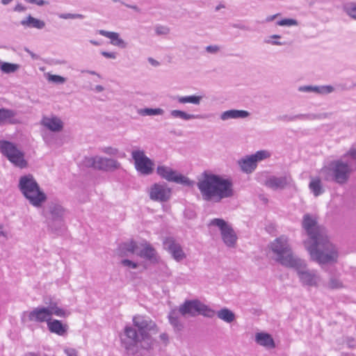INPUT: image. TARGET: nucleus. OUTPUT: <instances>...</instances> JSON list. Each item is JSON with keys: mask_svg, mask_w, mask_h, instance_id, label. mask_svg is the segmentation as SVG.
Listing matches in <instances>:
<instances>
[{"mask_svg": "<svg viewBox=\"0 0 356 356\" xmlns=\"http://www.w3.org/2000/svg\"><path fill=\"white\" fill-rule=\"evenodd\" d=\"M298 90L304 92H315L317 94L325 95L332 92L334 91V88L332 86H304L299 87Z\"/></svg>", "mask_w": 356, "mask_h": 356, "instance_id": "nucleus-23", "label": "nucleus"}, {"mask_svg": "<svg viewBox=\"0 0 356 356\" xmlns=\"http://www.w3.org/2000/svg\"><path fill=\"white\" fill-rule=\"evenodd\" d=\"M133 326L126 325L120 338L121 345L126 354L134 356L140 348L150 350L154 348L156 340L152 337L149 332H158V327L149 317L136 315L133 317Z\"/></svg>", "mask_w": 356, "mask_h": 356, "instance_id": "nucleus-2", "label": "nucleus"}, {"mask_svg": "<svg viewBox=\"0 0 356 356\" xmlns=\"http://www.w3.org/2000/svg\"><path fill=\"white\" fill-rule=\"evenodd\" d=\"M202 175L197 186L204 201L220 202L234 195L233 184L229 179L206 171Z\"/></svg>", "mask_w": 356, "mask_h": 356, "instance_id": "nucleus-3", "label": "nucleus"}, {"mask_svg": "<svg viewBox=\"0 0 356 356\" xmlns=\"http://www.w3.org/2000/svg\"><path fill=\"white\" fill-rule=\"evenodd\" d=\"M270 249L277 255L276 260L281 265L288 268L300 265V258L293 254L286 236L275 238L270 243Z\"/></svg>", "mask_w": 356, "mask_h": 356, "instance_id": "nucleus-6", "label": "nucleus"}, {"mask_svg": "<svg viewBox=\"0 0 356 356\" xmlns=\"http://www.w3.org/2000/svg\"><path fill=\"white\" fill-rule=\"evenodd\" d=\"M138 254L140 257L149 261L156 260V250L149 245H146Z\"/></svg>", "mask_w": 356, "mask_h": 356, "instance_id": "nucleus-36", "label": "nucleus"}, {"mask_svg": "<svg viewBox=\"0 0 356 356\" xmlns=\"http://www.w3.org/2000/svg\"><path fill=\"white\" fill-rule=\"evenodd\" d=\"M58 17L60 19H83L84 15L81 14H72V13H61L58 15Z\"/></svg>", "mask_w": 356, "mask_h": 356, "instance_id": "nucleus-43", "label": "nucleus"}, {"mask_svg": "<svg viewBox=\"0 0 356 356\" xmlns=\"http://www.w3.org/2000/svg\"><path fill=\"white\" fill-rule=\"evenodd\" d=\"M22 26L42 29L45 26V22L39 19H36L29 15L26 19L21 21Z\"/></svg>", "mask_w": 356, "mask_h": 356, "instance_id": "nucleus-32", "label": "nucleus"}, {"mask_svg": "<svg viewBox=\"0 0 356 356\" xmlns=\"http://www.w3.org/2000/svg\"><path fill=\"white\" fill-rule=\"evenodd\" d=\"M24 356H40L39 353L35 352H28Z\"/></svg>", "mask_w": 356, "mask_h": 356, "instance_id": "nucleus-61", "label": "nucleus"}, {"mask_svg": "<svg viewBox=\"0 0 356 356\" xmlns=\"http://www.w3.org/2000/svg\"><path fill=\"white\" fill-rule=\"evenodd\" d=\"M163 245L176 261L180 262L186 258V254L182 246L173 237H166L163 241Z\"/></svg>", "mask_w": 356, "mask_h": 356, "instance_id": "nucleus-14", "label": "nucleus"}, {"mask_svg": "<svg viewBox=\"0 0 356 356\" xmlns=\"http://www.w3.org/2000/svg\"><path fill=\"white\" fill-rule=\"evenodd\" d=\"M49 80L58 83H63L65 81V79L59 75H50Z\"/></svg>", "mask_w": 356, "mask_h": 356, "instance_id": "nucleus-46", "label": "nucleus"}, {"mask_svg": "<svg viewBox=\"0 0 356 356\" xmlns=\"http://www.w3.org/2000/svg\"><path fill=\"white\" fill-rule=\"evenodd\" d=\"M138 114L146 116V115H163L164 113V111L162 108H145L138 110Z\"/></svg>", "mask_w": 356, "mask_h": 356, "instance_id": "nucleus-37", "label": "nucleus"}, {"mask_svg": "<svg viewBox=\"0 0 356 356\" xmlns=\"http://www.w3.org/2000/svg\"><path fill=\"white\" fill-rule=\"evenodd\" d=\"M0 152L15 166L24 168L27 161L24 159V153L17 146L8 140H0Z\"/></svg>", "mask_w": 356, "mask_h": 356, "instance_id": "nucleus-8", "label": "nucleus"}, {"mask_svg": "<svg viewBox=\"0 0 356 356\" xmlns=\"http://www.w3.org/2000/svg\"><path fill=\"white\" fill-rule=\"evenodd\" d=\"M255 341L260 346L273 348L275 346L274 341L272 337L267 333H257L255 336Z\"/></svg>", "mask_w": 356, "mask_h": 356, "instance_id": "nucleus-29", "label": "nucleus"}, {"mask_svg": "<svg viewBox=\"0 0 356 356\" xmlns=\"http://www.w3.org/2000/svg\"><path fill=\"white\" fill-rule=\"evenodd\" d=\"M159 338L163 342L165 346L169 343V337L167 333L164 332L161 334Z\"/></svg>", "mask_w": 356, "mask_h": 356, "instance_id": "nucleus-51", "label": "nucleus"}, {"mask_svg": "<svg viewBox=\"0 0 356 356\" xmlns=\"http://www.w3.org/2000/svg\"><path fill=\"white\" fill-rule=\"evenodd\" d=\"M148 60H149V62L151 64H152L153 65L156 66V65H159V62H158V61H156V60L153 59L152 58H148Z\"/></svg>", "mask_w": 356, "mask_h": 356, "instance_id": "nucleus-59", "label": "nucleus"}, {"mask_svg": "<svg viewBox=\"0 0 356 356\" xmlns=\"http://www.w3.org/2000/svg\"><path fill=\"white\" fill-rule=\"evenodd\" d=\"M266 43L271 44L273 45H284L286 42H280L277 40H270V39L265 40Z\"/></svg>", "mask_w": 356, "mask_h": 356, "instance_id": "nucleus-53", "label": "nucleus"}, {"mask_svg": "<svg viewBox=\"0 0 356 356\" xmlns=\"http://www.w3.org/2000/svg\"><path fill=\"white\" fill-rule=\"evenodd\" d=\"M234 28L238 29L243 31H250V28L242 24H234L232 26Z\"/></svg>", "mask_w": 356, "mask_h": 356, "instance_id": "nucleus-52", "label": "nucleus"}, {"mask_svg": "<svg viewBox=\"0 0 356 356\" xmlns=\"http://www.w3.org/2000/svg\"><path fill=\"white\" fill-rule=\"evenodd\" d=\"M300 264L297 266H290L296 269L300 281L304 286H316L318 284L319 278L314 270H305L306 264L304 260L300 259Z\"/></svg>", "mask_w": 356, "mask_h": 356, "instance_id": "nucleus-13", "label": "nucleus"}, {"mask_svg": "<svg viewBox=\"0 0 356 356\" xmlns=\"http://www.w3.org/2000/svg\"><path fill=\"white\" fill-rule=\"evenodd\" d=\"M99 33L101 35L105 36L109 39H111V43L114 45L119 47L120 48H126L127 43L120 38L119 33L116 32H111L105 30H99Z\"/></svg>", "mask_w": 356, "mask_h": 356, "instance_id": "nucleus-24", "label": "nucleus"}, {"mask_svg": "<svg viewBox=\"0 0 356 356\" xmlns=\"http://www.w3.org/2000/svg\"><path fill=\"white\" fill-rule=\"evenodd\" d=\"M24 50L28 53L29 54L32 58H35V54L31 51H30L28 48H25Z\"/></svg>", "mask_w": 356, "mask_h": 356, "instance_id": "nucleus-64", "label": "nucleus"}, {"mask_svg": "<svg viewBox=\"0 0 356 356\" xmlns=\"http://www.w3.org/2000/svg\"><path fill=\"white\" fill-rule=\"evenodd\" d=\"M327 286L328 288L331 289H337L343 287L342 282L335 277H330Z\"/></svg>", "mask_w": 356, "mask_h": 356, "instance_id": "nucleus-40", "label": "nucleus"}, {"mask_svg": "<svg viewBox=\"0 0 356 356\" xmlns=\"http://www.w3.org/2000/svg\"><path fill=\"white\" fill-rule=\"evenodd\" d=\"M48 309L51 313V316L55 315L60 318H65L70 314V311L58 307L57 303L55 302H51Z\"/></svg>", "mask_w": 356, "mask_h": 356, "instance_id": "nucleus-33", "label": "nucleus"}, {"mask_svg": "<svg viewBox=\"0 0 356 356\" xmlns=\"http://www.w3.org/2000/svg\"><path fill=\"white\" fill-rule=\"evenodd\" d=\"M91 167L102 171H114L120 168V163L115 159L102 156H94L89 159Z\"/></svg>", "mask_w": 356, "mask_h": 356, "instance_id": "nucleus-15", "label": "nucleus"}, {"mask_svg": "<svg viewBox=\"0 0 356 356\" xmlns=\"http://www.w3.org/2000/svg\"><path fill=\"white\" fill-rule=\"evenodd\" d=\"M155 32L158 35H165L170 33V29L165 26L158 25L155 27Z\"/></svg>", "mask_w": 356, "mask_h": 356, "instance_id": "nucleus-44", "label": "nucleus"}, {"mask_svg": "<svg viewBox=\"0 0 356 356\" xmlns=\"http://www.w3.org/2000/svg\"><path fill=\"white\" fill-rule=\"evenodd\" d=\"M19 67L18 64L4 62L1 64L0 69L3 72L10 74L18 70Z\"/></svg>", "mask_w": 356, "mask_h": 356, "instance_id": "nucleus-38", "label": "nucleus"}, {"mask_svg": "<svg viewBox=\"0 0 356 356\" xmlns=\"http://www.w3.org/2000/svg\"><path fill=\"white\" fill-rule=\"evenodd\" d=\"M270 156V154L266 150L257 151L255 154H252V157L256 160V163L259 161L267 159Z\"/></svg>", "mask_w": 356, "mask_h": 356, "instance_id": "nucleus-41", "label": "nucleus"}, {"mask_svg": "<svg viewBox=\"0 0 356 356\" xmlns=\"http://www.w3.org/2000/svg\"><path fill=\"white\" fill-rule=\"evenodd\" d=\"M181 314L179 309H172L168 314V320L170 325L173 327L175 331H181L184 327V324L181 320Z\"/></svg>", "mask_w": 356, "mask_h": 356, "instance_id": "nucleus-21", "label": "nucleus"}, {"mask_svg": "<svg viewBox=\"0 0 356 356\" xmlns=\"http://www.w3.org/2000/svg\"><path fill=\"white\" fill-rule=\"evenodd\" d=\"M18 187L29 203L35 207H40L47 200L46 194L40 190L32 175L22 176L19 180Z\"/></svg>", "mask_w": 356, "mask_h": 356, "instance_id": "nucleus-4", "label": "nucleus"}, {"mask_svg": "<svg viewBox=\"0 0 356 356\" xmlns=\"http://www.w3.org/2000/svg\"><path fill=\"white\" fill-rule=\"evenodd\" d=\"M122 3L123 5H124L126 7L131 8V9L134 10L135 11L138 12V13L140 12V9L137 6H136V5H129V4L125 3L124 2H122Z\"/></svg>", "mask_w": 356, "mask_h": 356, "instance_id": "nucleus-56", "label": "nucleus"}, {"mask_svg": "<svg viewBox=\"0 0 356 356\" xmlns=\"http://www.w3.org/2000/svg\"><path fill=\"white\" fill-rule=\"evenodd\" d=\"M47 327L51 333H55L59 336H64L68 328L66 324H63L60 321L56 319L48 321Z\"/></svg>", "mask_w": 356, "mask_h": 356, "instance_id": "nucleus-22", "label": "nucleus"}, {"mask_svg": "<svg viewBox=\"0 0 356 356\" xmlns=\"http://www.w3.org/2000/svg\"><path fill=\"white\" fill-rule=\"evenodd\" d=\"M276 24L279 26H296L298 25V21L294 19H283L277 21Z\"/></svg>", "mask_w": 356, "mask_h": 356, "instance_id": "nucleus-42", "label": "nucleus"}, {"mask_svg": "<svg viewBox=\"0 0 356 356\" xmlns=\"http://www.w3.org/2000/svg\"><path fill=\"white\" fill-rule=\"evenodd\" d=\"M302 226L309 236L305 241V246L311 259L319 264L336 262L338 257L337 249L329 241L325 229L318 225L316 216L305 214Z\"/></svg>", "mask_w": 356, "mask_h": 356, "instance_id": "nucleus-1", "label": "nucleus"}, {"mask_svg": "<svg viewBox=\"0 0 356 356\" xmlns=\"http://www.w3.org/2000/svg\"><path fill=\"white\" fill-rule=\"evenodd\" d=\"M250 115V113L243 110L232 109L224 111L220 115V119L223 121L229 119L245 118Z\"/></svg>", "mask_w": 356, "mask_h": 356, "instance_id": "nucleus-25", "label": "nucleus"}, {"mask_svg": "<svg viewBox=\"0 0 356 356\" xmlns=\"http://www.w3.org/2000/svg\"><path fill=\"white\" fill-rule=\"evenodd\" d=\"M238 163L241 170L246 173H251L257 168L256 160L252 157V155L240 159Z\"/></svg>", "mask_w": 356, "mask_h": 356, "instance_id": "nucleus-26", "label": "nucleus"}, {"mask_svg": "<svg viewBox=\"0 0 356 356\" xmlns=\"http://www.w3.org/2000/svg\"><path fill=\"white\" fill-rule=\"evenodd\" d=\"M309 188L311 193L315 196L318 197L322 195L325 192L321 180L319 177H310V181L309 184Z\"/></svg>", "mask_w": 356, "mask_h": 356, "instance_id": "nucleus-28", "label": "nucleus"}, {"mask_svg": "<svg viewBox=\"0 0 356 356\" xmlns=\"http://www.w3.org/2000/svg\"><path fill=\"white\" fill-rule=\"evenodd\" d=\"M87 73L90 74H92V75H97L98 77H101L100 75L97 73L95 71H92V70H87L86 71Z\"/></svg>", "mask_w": 356, "mask_h": 356, "instance_id": "nucleus-63", "label": "nucleus"}, {"mask_svg": "<svg viewBox=\"0 0 356 356\" xmlns=\"http://www.w3.org/2000/svg\"><path fill=\"white\" fill-rule=\"evenodd\" d=\"M171 192V188L168 187L165 183H156L151 186L149 195L152 200L165 202L170 200Z\"/></svg>", "mask_w": 356, "mask_h": 356, "instance_id": "nucleus-16", "label": "nucleus"}, {"mask_svg": "<svg viewBox=\"0 0 356 356\" xmlns=\"http://www.w3.org/2000/svg\"><path fill=\"white\" fill-rule=\"evenodd\" d=\"M205 50L209 54H216L219 51L220 47L218 45H209L206 47Z\"/></svg>", "mask_w": 356, "mask_h": 356, "instance_id": "nucleus-47", "label": "nucleus"}, {"mask_svg": "<svg viewBox=\"0 0 356 356\" xmlns=\"http://www.w3.org/2000/svg\"><path fill=\"white\" fill-rule=\"evenodd\" d=\"M348 154L353 158L356 159V149H350L348 152Z\"/></svg>", "mask_w": 356, "mask_h": 356, "instance_id": "nucleus-58", "label": "nucleus"}, {"mask_svg": "<svg viewBox=\"0 0 356 356\" xmlns=\"http://www.w3.org/2000/svg\"><path fill=\"white\" fill-rule=\"evenodd\" d=\"M64 208L58 203L49 202L45 211V217L49 229L56 235H61L65 230L64 222Z\"/></svg>", "mask_w": 356, "mask_h": 356, "instance_id": "nucleus-7", "label": "nucleus"}, {"mask_svg": "<svg viewBox=\"0 0 356 356\" xmlns=\"http://www.w3.org/2000/svg\"><path fill=\"white\" fill-rule=\"evenodd\" d=\"M343 10L350 17L356 20V3H348L344 6Z\"/></svg>", "mask_w": 356, "mask_h": 356, "instance_id": "nucleus-39", "label": "nucleus"}, {"mask_svg": "<svg viewBox=\"0 0 356 356\" xmlns=\"http://www.w3.org/2000/svg\"><path fill=\"white\" fill-rule=\"evenodd\" d=\"M179 104H192L194 105H200L202 96L199 95H189V96H175L172 98Z\"/></svg>", "mask_w": 356, "mask_h": 356, "instance_id": "nucleus-31", "label": "nucleus"}, {"mask_svg": "<svg viewBox=\"0 0 356 356\" xmlns=\"http://www.w3.org/2000/svg\"><path fill=\"white\" fill-rule=\"evenodd\" d=\"M329 116L328 113H319V114H314V113H307V114H298L295 115H284L278 117V120L283 122H291L294 121L296 120H314L316 119H325Z\"/></svg>", "mask_w": 356, "mask_h": 356, "instance_id": "nucleus-19", "label": "nucleus"}, {"mask_svg": "<svg viewBox=\"0 0 356 356\" xmlns=\"http://www.w3.org/2000/svg\"><path fill=\"white\" fill-rule=\"evenodd\" d=\"M170 115L175 118H180L183 120H190L202 118V115H200L191 114L181 110L171 111Z\"/></svg>", "mask_w": 356, "mask_h": 356, "instance_id": "nucleus-34", "label": "nucleus"}, {"mask_svg": "<svg viewBox=\"0 0 356 356\" xmlns=\"http://www.w3.org/2000/svg\"><path fill=\"white\" fill-rule=\"evenodd\" d=\"M67 356H77V352L74 348H69L65 350Z\"/></svg>", "mask_w": 356, "mask_h": 356, "instance_id": "nucleus-54", "label": "nucleus"}, {"mask_svg": "<svg viewBox=\"0 0 356 356\" xmlns=\"http://www.w3.org/2000/svg\"><path fill=\"white\" fill-rule=\"evenodd\" d=\"M352 172L351 166L340 159L331 161L328 165L321 169L325 181H333L339 185H343L348 181Z\"/></svg>", "mask_w": 356, "mask_h": 356, "instance_id": "nucleus-5", "label": "nucleus"}, {"mask_svg": "<svg viewBox=\"0 0 356 356\" xmlns=\"http://www.w3.org/2000/svg\"><path fill=\"white\" fill-rule=\"evenodd\" d=\"M216 314L218 318L228 323H232L235 319V314L234 312L225 307L216 312Z\"/></svg>", "mask_w": 356, "mask_h": 356, "instance_id": "nucleus-35", "label": "nucleus"}, {"mask_svg": "<svg viewBox=\"0 0 356 356\" xmlns=\"http://www.w3.org/2000/svg\"><path fill=\"white\" fill-rule=\"evenodd\" d=\"M16 112L11 109L0 108V125L14 123L13 118Z\"/></svg>", "mask_w": 356, "mask_h": 356, "instance_id": "nucleus-30", "label": "nucleus"}, {"mask_svg": "<svg viewBox=\"0 0 356 356\" xmlns=\"http://www.w3.org/2000/svg\"><path fill=\"white\" fill-rule=\"evenodd\" d=\"M179 309L183 317L187 315L192 317L202 315L205 317L213 318L216 314L213 309L197 299L186 300L179 305Z\"/></svg>", "mask_w": 356, "mask_h": 356, "instance_id": "nucleus-9", "label": "nucleus"}, {"mask_svg": "<svg viewBox=\"0 0 356 356\" xmlns=\"http://www.w3.org/2000/svg\"><path fill=\"white\" fill-rule=\"evenodd\" d=\"M102 151L109 155H115L118 153V149L111 147H104Z\"/></svg>", "mask_w": 356, "mask_h": 356, "instance_id": "nucleus-48", "label": "nucleus"}, {"mask_svg": "<svg viewBox=\"0 0 356 356\" xmlns=\"http://www.w3.org/2000/svg\"><path fill=\"white\" fill-rule=\"evenodd\" d=\"M26 10V8L21 3H17L16 6L14 8V11L15 12H24Z\"/></svg>", "mask_w": 356, "mask_h": 356, "instance_id": "nucleus-55", "label": "nucleus"}, {"mask_svg": "<svg viewBox=\"0 0 356 356\" xmlns=\"http://www.w3.org/2000/svg\"><path fill=\"white\" fill-rule=\"evenodd\" d=\"M156 172L161 177L168 181L181 184L186 186H193L194 184L193 181L188 179L187 177L177 173L175 170H173L169 167L164 165L158 166L156 168Z\"/></svg>", "mask_w": 356, "mask_h": 356, "instance_id": "nucleus-12", "label": "nucleus"}, {"mask_svg": "<svg viewBox=\"0 0 356 356\" xmlns=\"http://www.w3.org/2000/svg\"><path fill=\"white\" fill-rule=\"evenodd\" d=\"M131 156L136 170L142 175H151L154 170V162L148 158L143 150H134Z\"/></svg>", "mask_w": 356, "mask_h": 356, "instance_id": "nucleus-11", "label": "nucleus"}, {"mask_svg": "<svg viewBox=\"0 0 356 356\" xmlns=\"http://www.w3.org/2000/svg\"><path fill=\"white\" fill-rule=\"evenodd\" d=\"M24 1L29 3L35 4L39 6H42L44 5L48 4V2L45 1L44 0H24Z\"/></svg>", "mask_w": 356, "mask_h": 356, "instance_id": "nucleus-49", "label": "nucleus"}, {"mask_svg": "<svg viewBox=\"0 0 356 356\" xmlns=\"http://www.w3.org/2000/svg\"><path fill=\"white\" fill-rule=\"evenodd\" d=\"M104 90V88L101 85H97L95 86V90L98 92H102Z\"/></svg>", "mask_w": 356, "mask_h": 356, "instance_id": "nucleus-60", "label": "nucleus"}, {"mask_svg": "<svg viewBox=\"0 0 356 356\" xmlns=\"http://www.w3.org/2000/svg\"><path fill=\"white\" fill-rule=\"evenodd\" d=\"M122 265L124 266H127L129 268L135 269L138 267V264L135 263L129 259H124L121 261Z\"/></svg>", "mask_w": 356, "mask_h": 356, "instance_id": "nucleus-45", "label": "nucleus"}, {"mask_svg": "<svg viewBox=\"0 0 356 356\" xmlns=\"http://www.w3.org/2000/svg\"><path fill=\"white\" fill-rule=\"evenodd\" d=\"M137 248V243L134 241L122 243L118 248V254L120 257L128 256L129 254H134Z\"/></svg>", "mask_w": 356, "mask_h": 356, "instance_id": "nucleus-27", "label": "nucleus"}, {"mask_svg": "<svg viewBox=\"0 0 356 356\" xmlns=\"http://www.w3.org/2000/svg\"><path fill=\"white\" fill-rule=\"evenodd\" d=\"M210 225L217 226L220 230L222 239L229 248H234L236 243L237 236L231 225L221 218H214L211 220Z\"/></svg>", "mask_w": 356, "mask_h": 356, "instance_id": "nucleus-10", "label": "nucleus"}, {"mask_svg": "<svg viewBox=\"0 0 356 356\" xmlns=\"http://www.w3.org/2000/svg\"><path fill=\"white\" fill-rule=\"evenodd\" d=\"M280 14L277 13V14H275V15H270V16H268L266 19H265V22H272L273 20H274Z\"/></svg>", "mask_w": 356, "mask_h": 356, "instance_id": "nucleus-57", "label": "nucleus"}, {"mask_svg": "<svg viewBox=\"0 0 356 356\" xmlns=\"http://www.w3.org/2000/svg\"><path fill=\"white\" fill-rule=\"evenodd\" d=\"M28 318L30 321L35 323H44L51 320V313L48 307H38L34 308L28 314Z\"/></svg>", "mask_w": 356, "mask_h": 356, "instance_id": "nucleus-18", "label": "nucleus"}, {"mask_svg": "<svg viewBox=\"0 0 356 356\" xmlns=\"http://www.w3.org/2000/svg\"><path fill=\"white\" fill-rule=\"evenodd\" d=\"M225 8V4H223V3H220V4H218V5L215 8V10H216V11H218V10H220L221 8Z\"/></svg>", "mask_w": 356, "mask_h": 356, "instance_id": "nucleus-62", "label": "nucleus"}, {"mask_svg": "<svg viewBox=\"0 0 356 356\" xmlns=\"http://www.w3.org/2000/svg\"><path fill=\"white\" fill-rule=\"evenodd\" d=\"M293 179L290 175L283 177L270 176L265 181V186L274 191L282 190L290 185Z\"/></svg>", "mask_w": 356, "mask_h": 356, "instance_id": "nucleus-17", "label": "nucleus"}, {"mask_svg": "<svg viewBox=\"0 0 356 356\" xmlns=\"http://www.w3.org/2000/svg\"><path fill=\"white\" fill-rule=\"evenodd\" d=\"M101 54L107 58L115 59L116 58V53H115V52H108V51H103L101 52Z\"/></svg>", "mask_w": 356, "mask_h": 356, "instance_id": "nucleus-50", "label": "nucleus"}, {"mask_svg": "<svg viewBox=\"0 0 356 356\" xmlns=\"http://www.w3.org/2000/svg\"><path fill=\"white\" fill-rule=\"evenodd\" d=\"M40 123L47 129L54 132L60 131L63 127V122L57 116H44L42 118Z\"/></svg>", "mask_w": 356, "mask_h": 356, "instance_id": "nucleus-20", "label": "nucleus"}]
</instances>
